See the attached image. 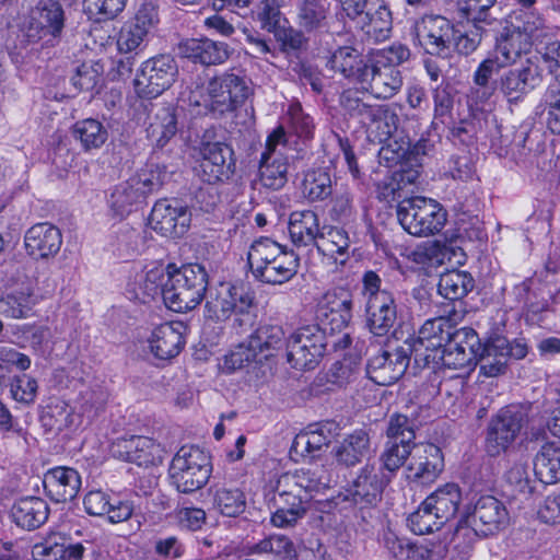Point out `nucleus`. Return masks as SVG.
I'll use <instances>...</instances> for the list:
<instances>
[{
	"label": "nucleus",
	"mask_w": 560,
	"mask_h": 560,
	"mask_svg": "<svg viewBox=\"0 0 560 560\" xmlns=\"http://www.w3.org/2000/svg\"><path fill=\"white\" fill-rule=\"evenodd\" d=\"M330 478L323 466L301 468L279 476L268 497L275 527H293L307 513L313 493L329 486Z\"/></svg>",
	"instance_id": "obj_1"
},
{
	"label": "nucleus",
	"mask_w": 560,
	"mask_h": 560,
	"mask_svg": "<svg viewBox=\"0 0 560 560\" xmlns=\"http://www.w3.org/2000/svg\"><path fill=\"white\" fill-rule=\"evenodd\" d=\"M410 50L402 44H394L373 52L365 66L361 84L378 100L394 97L404 83L398 67L408 60Z\"/></svg>",
	"instance_id": "obj_2"
},
{
	"label": "nucleus",
	"mask_w": 560,
	"mask_h": 560,
	"mask_svg": "<svg viewBox=\"0 0 560 560\" xmlns=\"http://www.w3.org/2000/svg\"><path fill=\"white\" fill-rule=\"evenodd\" d=\"M253 276L268 284H282L291 280L299 269V257L269 237L253 242L247 252Z\"/></svg>",
	"instance_id": "obj_3"
},
{
	"label": "nucleus",
	"mask_w": 560,
	"mask_h": 560,
	"mask_svg": "<svg viewBox=\"0 0 560 560\" xmlns=\"http://www.w3.org/2000/svg\"><path fill=\"white\" fill-rule=\"evenodd\" d=\"M252 93L250 81L246 75L224 72L209 81L206 94L192 92L189 100L195 106L203 107L205 113L222 115L243 105Z\"/></svg>",
	"instance_id": "obj_4"
},
{
	"label": "nucleus",
	"mask_w": 560,
	"mask_h": 560,
	"mask_svg": "<svg viewBox=\"0 0 560 560\" xmlns=\"http://www.w3.org/2000/svg\"><path fill=\"white\" fill-rule=\"evenodd\" d=\"M208 273L199 264H187L170 270L164 289V303L174 312L194 310L205 298Z\"/></svg>",
	"instance_id": "obj_5"
},
{
	"label": "nucleus",
	"mask_w": 560,
	"mask_h": 560,
	"mask_svg": "<svg viewBox=\"0 0 560 560\" xmlns=\"http://www.w3.org/2000/svg\"><path fill=\"white\" fill-rule=\"evenodd\" d=\"M253 299L241 285L220 283L211 288L206 296L205 318L213 323H224L234 317L237 331L253 324L249 312Z\"/></svg>",
	"instance_id": "obj_6"
},
{
	"label": "nucleus",
	"mask_w": 560,
	"mask_h": 560,
	"mask_svg": "<svg viewBox=\"0 0 560 560\" xmlns=\"http://www.w3.org/2000/svg\"><path fill=\"white\" fill-rule=\"evenodd\" d=\"M212 471L209 455L197 446H183L173 457L168 476L182 493H192L207 485Z\"/></svg>",
	"instance_id": "obj_7"
},
{
	"label": "nucleus",
	"mask_w": 560,
	"mask_h": 560,
	"mask_svg": "<svg viewBox=\"0 0 560 560\" xmlns=\"http://www.w3.org/2000/svg\"><path fill=\"white\" fill-rule=\"evenodd\" d=\"M396 212L402 229L415 236L433 235L446 222V212L442 206L434 199L422 196L402 199Z\"/></svg>",
	"instance_id": "obj_8"
},
{
	"label": "nucleus",
	"mask_w": 560,
	"mask_h": 560,
	"mask_svg": "<svg viewBox=\"0 0 560 560\" xmlns=\"http://www.w3.org/2000/svg\"><path fill=\"white\" fill-rule=\"evenodd\" d=\"M327 347L325 330L316 324L296 328L287 341V360L295 370L315 369L323 359Z\"/></svg>",
	"instance_id": "obj_9"
},
{
	"label": "nucleus",
	"mask_w": 560,
	"mask_h": 560,
	"mask_svg": "<svg viewBox=\"0 0 560 560\" xmlns=\"http://www.w3.org/2000/svg\"><path fill=\"white\" fill-rule=\"evenodd\" d=\"M178 74L177 62L167 54L143 61L135 78V91L143 98H155L170 89Z\"/></svg>",
	"instance_id": "obj_10"
},
{
	"label": "nucleus",
	"mask_w": 560,
	"mask_h": 560,
	"mask_svg": "<svg viewBox=\"0 0 560 560\" xmlns=\"http://www.w3.org/2000/svg\"><path fill=\"white\" fill-rule=\"evenodd\" d=\"M287 135L282 126L277 127L266 140L259 163V182L272 190L281 189L288 182Z\"/></svg>",
	"instance_id": "obj_11"
},
{
	"label": "nucleus",
	"mask_w": 560,
	"mask_h": 560,
	"mask_svg": "<svg viewBox=\"0 0 560 560\" xmlns=\"http://www.w3.org/2000/svg\"><path fill=\"white\" fill-rule=\"evenodd\" d=\"M411 34L427 54L448 57L454 44V24L442 15H424L415 21Z\"/></svg>",
	"instance_id": "obj_12"
},
{
	"label": "nucleus",
	"mask_w": 560,
	"mask_h": 560,
	"mask_svg": "<svg viewBox=\"0 0 560 560\" xmlns=\"http://www.w3.org/2000/svg\"><path fill=\"white\" fill-rule=\"evenodd\" d=\"M480 341L477 332L470 327H463L453 331L452 337L433 354L424 355V360L433 361L439 354L441 364L448 369L460 370L476 364Z\"/></svg>",
	"instance_id": "obj_13"
},
{
	"label": "nucleus",
	"mask_w": 560,
	"mask_h": 560,
	"mask_svg": "<svg viewBox=\"0 0 560 560\" xmlns=\"http://www.w3.org/2000/svg\"><path fill=\"white\" fill-rule=\"evenodd\" d=\"M526 422L518 406H508L498 411L488 424L486 450L491 456L505 452L517 439Z\"/></svg>",
	"instance_id": "obj_14"
},
{
	"label": "nucleus",
	"mask_w": 560,
	"mask_h": 560,
	"mask_svg": "<svg viewBox=\"0 0 560 560\" xmlns=\"http://www.w3.org/2000/svg\"><path fill=\"white\" fill-rule=\"evenodd\" d=\"M234 150L225 142H205L200 148L198 177L208 184L229 180L235 173Z\"/></svg>",
	"instance_id": "obj_15"
},
{
	"label": "nucleus",
	"mask_w": 560,
	"mask_h": 560,
	"mask_svg": "<svg viewBox=\"0 0 560 560\" xmlns=\"http://www.w3.org/2000/svg\"><path fill=\"white\" fill-rule=\"evenodd\" d=\"M189 209L176 199L158 200L150 213L149 224L152 230L165 237H180L190 225Z\"/></svg>",
	"instance_id": "obj_16"
},
{
	"label": "nucleus",
	"mask_w": 560,
	"mask_h": 560,
	"mask_svg": "<svg viewBox=\"0 0 560 560\" xmlns=\"http://www.w3.org/2000/svg\"><path fill=\"white\" fill-rule=\"evenodd\" d=\"M63 26L65 12L61 4L55 0H40L26 31V37L33 43L43 39L49 44L60 36Z\"/></svg>",
	"instance_id": "obj_17"
},
{
	"label": "nucleus",
	"mask_w": 560,
	"mask_h": 560,
	"mask_svg": "<svg viewBox=\"0 0 560 560\" xmlns=\"http://www.w3.org/2000/svg\"><path fill=\"white\" fill-rule=\"evenodd\" d=\"M408 351V349L399 347L393 351H382L373 355L366 366L369 378L382 386L397 382L409 365Z\"/></svg>",
	"instance_id": "obj_18"
},
{
	"label": "nucleus",
	"mask_w": 560,
	"mask_h": 560,
	"mask_svg": "<svg viewBox=\"0 0 560 560\" xmlns=\"http://www.w3.org/2000/svg\"><path fill=\"white\" fill-rule=\"evenodd\" d=\"M509 522L504 504L492 495L480 497L470 515L471 529L475 535L489 536L503 529Z\"/></svg>",
	"instance_id": "obj_19"
},
{
	"label": "nucleus",
	"mask_w": 560,
	"mask_h": 560,
	"mask_svg": "<svg viewBox=\"0 0 560 560\" xmlns=\"http://www.w3.org/2000/svg\"><path fill=\"white\" fill-rule=\"evenodd\" d=\"M539 83L537 67L529 61L505 71L499 79V91L510 106L518 105Z\"/></svg>",
	"instance_id": "obj_20"
},
{
	"label": "nucleus",
	"mask_w": 560,
	"mask_h": 560,
	"mask_svg": "<svg viewBox=\"0 0 560 560\" xmlns=\"http://www.w3.org/2000/svg\"><path fill=\"white\" fill-rule=\"evenodd\" d=\"M62 245L60 230L49 223L40 222L32 225L24 234V247L32 258L49 259L55 257Z\"/></svg>",
	"instance_id": "obj_21"
},
{
	"label": "nucleus",
	"mask_w": 560,
	"mask_h": 560,
	"mask_svg": "<svg viewBox=\"0 0 560 560\" xmlns=\"http://www.w3.org/2000/svg\"><path fill=\"white\" fill-rule=\"evenodd\" d=\"M114 456L138 466L155 465L162 460V448L152 439L141 435L118 439L113 444Z\"/></svg>",
	"instance_id": "obj_22"
},
{
	"label": "nucleus",
	"mask_w": 560,
	"mask_h": 560,
	"mask_svg": "<svg viewBox=\"0 0 560 560\" xmlns=\"http://www.w3.org/2000/svg\"><path fill=\"white\" fill-rule=\"evenodd\" d=\"M186 331L187 326L178 320L155 327L148 339L151 353L159 360L175 358L185 346Z\"/></svg>",
	"instance_id": "obj_23"
},
{
	"label": "nucleus",
	"mask_w": 560,
	"mask_h": 560,
	"mask_svg": "<svg viewBox=\"0 0 560 560\" xmlns=\"http://www.w3.org/2000/svg\"><path fill=\"white\" fill-rule=\"evenodd\" d=\"M452 318L439 316L424 322L418 331L417 338L409 346L408 350L415 353L416 360L427 352L434 353L452 337Z\"/></svg>",
	"instance_id": "obj_24"
},
{
	"label": "nucleus",
	"mask_w": 560,
	"mask_h": 560,
	"mask_svg": "<svg viewBox=\"0 0 560 560\" xmlns=\"http://www.w3.org/2000/svg\"><path fill=\"white\" fill-rule=\"evenodd\" d=\"M441 450L434 444H427L417 448L407 466V478L415 482L431 483L443 470Z\"/></svg>",
	"instance_id": "obj_25"
},
{
	"label": "nucleus",
	"mask_w": 560,
	"mask_h": 560,
	"mask_svg": "<svg viewBox=\"0 0 560 560\" xmlns=\"http://www.w3.org/2000/svg\"><path fill=\"white\" fill-rule=\"evenodd\" d=\"M388 477L375 465H365L353 480L350 493L354 503L373 504L383 492Z\"/></svg>",
	"instance_id": "obj_26"
},
{
	"label": "nucleus",
	"mask_w": 560,
	"mask_h": 560,
	"mask_svg": "<svg viewBox=\"0 0 560 560\" xmlns=\"http://www.w3.org/2000/svg\"><path fill=\"white\" fill-rule=\"evenodd\" d=\"M154 18L155 12L151 4L140 8L133 20L126 22L119 32L117 38L119 51L127 54L140 47L153 26Z\"/></svg>",
	"instance_id": "obj_27"
},
{
	"label": "nucleus",
	"mask_w": 560,
	"mask_h": 560,
	"mask_svg": "<svg viewBox=\"0 0 560 560\" xmlns=\"http://www.w3.org/2000/svg\"><path fill=\"white\" fill-rule=\"evenodd\" d=\"M43 483L51 500L66 502L77 497L81 487V477L73 468L55 467L45 474Z\"/></svg>",
	"instance_id": "obj_28"
},
{
	"label": "nucleus",
	"mask_w": 560,
	"mask_h": 560,
	"mask_svg": "<svg viewBox=\"0 0 560 560\" xmlns=\"http://www.w3.org/2000/svg\"><path fill=\"white\" fill-rule=\"evenodd\" d=\"M366 325L375 336H385L397 320V308L392 294H381L365 303Z\"/></svg>",
	"instance_id": "obj_29"
},
{
	"label": "nucleus",
	"mask_w": 560,
	"mask_h": 560,
	"mask_svg": "<svg viewBox=\"0 0 560 560\" xmlns=\"http://www.w3.org/2000/svg\"><path fill=\"white\" fill-rule=\"evenodd\" d=\"M10 515L16 526L26 530H34L48 520L49 506L42 498L25 497L14 502Z\"/></svg>",
	"instance_id": "obj_30"
},
{
	"label": "nucleus",
	"mask_w": 560,
	"mask_h": 560,
	"mask_svg": "<svg viewBox=\"0 0 560 560\" xmlns=\"http://www.w3.org/2000/svg\"><path fill=\"white\" fill-rule=\"evenodd\" d=\"M184 57L202 65H220L230 57V49L225 43L209 38H190L179 46Z\"/></svg>",
	"instance_id": "obj_31"
},
{
	"label": "nucleus",
	"mask_w": 560,
	"mask_h": 560,
	"mask_svg": "<svg viewBox=\"0 0 560 560\" xmlns=\"http://www.w3.org/2000/svg\"><path fill=\"white\" fill-rule=\"evenodd\" d=\"M322 229L317 213L312 210L294 211L289 219V234L298 247L317 246Z\"/></svg>",
	"instance_id": "obj_32"
},
{
	"label": "nucleus",
	"mask_w": 560,
	"mask_h": 560,
	"mask_svg": "<svg viewBox=\"0 0 560 560\" xmlns=\"http://www.w3.org/2000/svg\"><path fill=\"white\" fill-rule=\"evenodd\" d=\"M362 30L375 42L389 38L393 30L392 12L383 0H372L370 10L362 16Z\"/></svg>",
	"instance_id": "obj_33"
},
{
	"label": "nucleus",
	"mask_w": 560,
	"mask_h": 560,
	"mask_svg": "<svg viewBox=\"0 0 560 560\" xmlns=\"http://www.w3.org/2000/svg\"><path fill=\"white\" fill-rule=\"evenodd\" d=\"M177 130V117L173 107H159L149 116L147 137L155 147H165Z\"/></svg>",
	"instance_id": "obj_34"
},
{
	"label": "nucleus",
	"mask_w": 560,
	"mask_h": 560,
	"mask_svg": "<svg viewBox=\"0 0 560 560\" xmlns=\"http://www.w3.org/2000/svg\"><path fill=\"white\" fill-rule=\"evenodd\" d=\"M351 241L348 232L341 228L323 226L316 249L323 256L343 265L349 258Z\"/></svg>",
	"instance_id": "obj_35"
},
{
	"label": "nucleus",
	"mask_w": 560,
	"mask_h": 560,
	"mask_svg": "<svg viewBox=\"0 0 560 560\" xmlns=\"http://www.w3.org/2000/svg\"><path fill=\"white\" fill-rule=\"evenodd\" d=\"M330 440L331 432L326 424L311 425L307 430L295 436L291 446V453L302 458H314L318 452L328 446Z\"/></svg>",
	"instance_id": "obj_36"
},
{
	"label": "nucleus",
	"mask_w": 560,
	"mask_h": 560,
	"mask_svg": "<svg viewBox=\"0 0 560 560\" xmlns=\"http://www.w3.org/2000/svg\"><path fill=\"white\" fill-rule=\"evenodd\" d=\"M398 115L388 105H374L366 118L369 137L378 143L386 142L398 128Z\"/></svg>",
	"instance_id": "obj_37"
},
{
	"label": "nucleus",
	"mask_w": 560,
	"mask_h": 560,
	"mask_svg": "<svg viewBox=\"0 0 560 560\" xmlns=\"http://www.w3.org/2000/svg\"><path fill=\"white\" fill-rule=\"evenodd\" d=\"M534 472L545 485L560 481V444L548 442L540 447L534 458Z\"/></svg>",
	"instance_id": "obj_38"
},
{
	"label": "nucleus",
	"mask_w": 560,
	"mask_h": 560,
	"mask_svg": "<svg viewBox=\"0 0 560 560\" xmlns=\"http://www.w3.org/2000/svg\"><path fill=\"white\" fill-rule=\"evenodd\" d=\"M370 448L369 434L364 430H355L335 448V457L339 464L354 466L370 454Z\"/></svg>",
	"instance_id": "obj_39"
},
{
	"label": "nucleus",
	"mask_w": 560,
	"mask_h": 560,
	"mask_svg": "<svg viewBox=\"0 0 560 560\" xmlns=\"http://www.w3.org/2000/svg\"><path fill=\"white\" fill-rule=\"evenodd\" d=\"M424 500L432 508L435 515L446 524L457 514L462 501V492L456 483H446L438 488Z\"/></svg>",
	"instance_id": "obj_40"
},
{
	"label": "nucleus",
	"mask_w": 560,
	"mask_h": 560,
	"mask_svg": "<svg viewBox=\"0 0 560 560\" xmlns=\"http://www.w3.org/2000/svg\"><path fill=\"white\" fill-rule=\"evenodd\" d=\"M37 302L34 288L28 284L0 298V314L10 318H26Z\"/></svg>",
	"instance_id": "obj_41"
},
{
	"label": "nucleus",
	"mask_w": 560,
	"mask_h": 560,
	"mask_svg": "<svg viewBox=\"0 0 560 560\" xmlns=\"http://www.w3.org/2000/svg\"><path fill=\"white\" fill-rule=\"evenodd\" d=\"M352 300L348 292H329L324 296V305L320 313L330 325V329L340 330L346 327L351 319Z\"/></svg>",
	"instance_id": "obj_42"
},
{
	"label": "nucleus",
	"mask_w": 560,
	"mask_h": 560,
	"mask_svg": "<svg viewBox=\"0 0 560 560\" xmlns=\"http://www.w3.org/2000/svg\"><path fill=\"white\" fill-rule=\"evenodd\" d=\"M144 199L138 187L128 178L113 188L108 198V206L113 217L124 219Z\"/></svg>",
	"instance_id": "obj_43"
},
{
	"label": "nucleus",
	"mask_w": 560,
	"mask_h": 560,
	"mask_svg": "<svg viewBox=\"0 0 560 560\" xmlns=\"http://www.w3.org/2000/svg\"><path fill=\"white\" fill-rule=\"evenodd\" d=\"M530 46L526 36L521 32V27L506 28L497 38L493 55L506 67L514 63L521 54L527 51Z\"/></svg>",
	"instance_id": "obj_44"
},
{
	"label": "nucleus",
	"mask_w": 560,
	"mask_h": 560,
	"mask_svg": "<svg viewBox=\"0 0 560 560\" xmlns=\"http://www.w3.org/2000/svg\"><path fill=\"white\" fill-rule=\"evenodd\" d=\"M209 491L213 498V506L222 515L236 517L246 509V497L244 492L228 485L211 486Z\"/></svg>",
	"instance_id": "obj_45"
},
{
	"label": "nucleus",
	"mask_w": 560,
	"mask_h": 560,
	"mask_svg": "<svg viewBox=\"0 0 560 560\" xmlns=\"http://www.w3.org/2000/svg\"><path fill=\"white\" fill-rule=\"evenodd\" d=\"M382 545L392 560H424L428 553L425 548L398 536L389 528L382 535Z\"/></svg>",
	"instance_id": "obj_46"
},
{
	"label": "nucleus",
	"mask_w": 560,
	"mask_h": 560,
	"mask_svg": "<svg viewBox=\"0 0 560 560\" xmlns=\"http://www.w3.org/2000/svg\"><path fill=\"white\" fill-rule=\"evenodd\" d=\"M107 401V394L102 389H89L80 395L79 415H68L66 418L67 425H81L86 420L90 423L94 418L103 411Z\"/></svg>",
	"instance_id": "obj_47"
},
{
	"label": "nucleus",
	"mask_w": 560,
	"mask_h": 560,
	"mask_svg": "<svg viewBox=\"0 0 560 560\" xmlns=\"http://www.w3.org/2000/svg\"><path fill=\"white\" fill-rule=\"evenodd\" d=\"M331 69L340 72L345 78L355 80L361 83L363 72L365 71L364 62L361 55L352 47H341L337 49L330 60Z\"/></svg>",
	"instance_id": "obj_48"
},
{
	"label": "nucleus",
	"mask_w": 560,
	"mask_h": 560,
	"mask_svg": "<svg viewBox=\"0 0 560 560\" xmlns=\"http://www.w3.org/2000/svg\"><path fill=\"white\" fill-rule=\"evenodd\" d=\"M248 555H270L275 560H293L296 551L293 541L284 535H270L247 547Z\"/></svg>",
	"instance_id": "obj_49"
},
{
	"label": "nucleus",
	"mask_w": 560,
	"mask_h": 560,
	"mask_svg": "<svg viewBox=\"0 0 560 560\" xmlns=\"http://www.w3.org/2000/svg\"><path fill=\"white\" fill-rule=\"evenodd\" d=\"M72 135L84 151L100 149L108 138V131L103 124L94 118H86L74 124Z\"/></svg>",
	"instance_id": "obj_50"
},
{
	"label": "nucleus",
	"mask_w": 560,
	"mask_h": 560,
	"mask_svg": "<svg viewBox=\"0 0 560 560\" xmlns=\"http://www.w3.org/2000/svg\"><path fill=\"white\" fill-rule=\"evenodd\" d=\"M488 27L467 20L466 24L454 25V44L452 50L468 56L472 54L487 35Z\"/></svg>",
	"instance_id": "obj_51"
},
{
	"label": "nucleus",
	"mask_w": 560,
	"mask_h": 560,
	"mask_svg": "<svg viewBox=\"0 0 560 560\" xmlns=\"http://www.w3.org/2000/svg\"><path fill=\"white\" fill-rule=\"evenodd\" d=\"M474 288V279L466 271L451 270L441 275L438 290L447 300L456 301L467 295Z\"/></svg>",
	"instance_id": "obj_52"
},
{
	"label": "nucleus",
	"mask_w": 560,
	"mask_h": 560,
	"mask_svg": "<svg viewBox=\"0 0 560 560\" xmlns=\"http://www.w3.org/2000/svg\"><path fill=\"white\" fill-rule=\"evenodd\" d=\"M302 194L310 202L322 201L332 194V180L323 168L311 170L304 175Z\"/></svg>",
	"instance_id": "obj_53"
},
{
	"label": "nucleus",
	"mask_w": 560,
	"mask_h": 560,
	"mask_svg": "<svg viewBox=\"0 0 560 560\" xmlns=\"http://www.w3.org/2000/svg\"><path fill=\"white\" fill-rule=\"evenodd\" d=\"M283 329L278 325H260L248 338L252 347L260 354L266 355V360L272 355V350L278 349L283 340Z\"/></svg>",
	"instance_id": "obj_54"
},
{
	"label": "nucleus",
	"mask_w": 560,
	"mask_h": 560,
	"mask_svg": "<svg viewBox=\"0 0 560 560\" xmlns=\"http://www.w3.org/2000/svg\"><path fill=\"white\" fill-rule=\"evenodd\" d=\"M265 360L266 355L256 351L247 340L234 347L224 357L223 369L229 372H233L247 368L252 364H261Z\"/></svg>",
	"instance_id": "obj_55"
},
{
	"label": "nucleus",
	"mask_w": 560,
	"mask_h": 560,
	"mask_svg": "<svg viewBox=\"0 0 560 560\" xmlns=\"http://www.w3.org/2000/svg\"><path fill=\"white\" fill-rule=\"evenodd\" d=\"M167 173L164 166L158 164H148L141 168L130 179L145 199L150 194L156 192L165 183Z\"/></svg>",
	"instance_id": "obj_56"
},
{
	"label": "nucleus",
	"mask_w": 560,
	"mask_h": 560,
	"mask_svg": "<svg viewBox=\"0 0 560 560\" xmlns=\"http://www.w3.org/2000/svg\"><path fill=\"white\" fill-rule=\"evenodd\" d=\"M495 2L497 0H463L460 2V11L466 15L467 20L491 30H497L502 22L490 14V9Z\"/></svg>",
	"instance_id": "obj_57"
},
{
	"label": "nucleus",
	"mask_w": 560,
	"mask_h": 560,
	"mask_svg": "<svg viewBox=\"0 0 560 560\" xmlns=\"http://www.w3.org/2000/svg\"><path fill=\"white\" fill-rule=\"evenodd\" d=\"M407 525L412 533L425 535L439 530L444 523L424 500L415 512L409 514Z\"/></svg>",
	"instance_id": "obj_58"
},
{
	"label": "nucleus",
	"mask_w": 560,
	"mask_h": 560,
	"mask_svg": "<svg viewBox=\"0 0 560 560\" xmlns=\"http://www.w3.org/2000/svg\"><path fill=\"white\" fill-rule=\"evenodd\" d=\"M387 441L416 446V423L401 413H394L389 417L386 429Z\"/></svg>",
	"instance_id": "obj_59"
},
{
	"label": "nucleus",
	"mask_w": 560,
	"mask_h": 560,
	"mask_svg": "<svg viewBox=\"0 0 560 560\" xmlns=\"http://www.w3.org/2000/svg\"><path fill=\"white\" fill-rule=\"evenodd\" d=\"M327 11L325 0H302L299 9L300 25L307 31L322 27L327 18Z\"/></svg>",
	"instance_id": "obj_60"
},
{
	"label": "nucleus",
	"mask_w": 560,
	"mask_h": 560,
	"mask_svg": "<svg viewBox=\"0 0 560 560\" xmlns=\"http://www.w3.org/2000/svg\"><path fill=\"white\" fill-rule=\"evenodd\" d=\"M172 268L173 265H168L166 269L158 266L140 275L138 284L142 294L151 298L161 294L164 299V289Z\"/></svg>",
	"instance_id": "obj_61"
},
{
	"label": "nucleus",
	"mask_w": 560,
	"mask_h": 560,
	"mask_svg": "<svg viewBox=\"0 0 560 560\" xmlns=\"http://www.w3.org/2000/svg\"><path fill=\"white\" fill-rule=\"evenodd\" d=\"M289 128L301 139H311L314 135L315 124L311 115L304 112L298 102L291 103L288 108Z\"/></svg>",
	"instance_id": "obj_62"
},
{
	"label": "nucleus",
	"mask_w": 560,
	"mask_h": 560,
	"mask_svg": "<svg viewBox=\"0 0 560 560\" xmlns=\"http://www.w3.org/2000/svg\"><path fill=\"white\" fill-rule=\"evenodd\" d=\"M434 115L432 126H448L453 121L454 100L447 88H436L433 92Z\"/></svg>",
	"instance_id": "obj_63"
},
{
	"label": "nucleus",
	"mask_w": 560,
	"mask_h": 560,
	"mask_svg": "<svg viewBox=\"0 0 560 560\" xmlns=\"http://www.w3.org/2000/svg\"><path fill=\"white\" fill-rule=\"evenodd\" d=\"M547 112V128L553 135H560V84L551 83L544 96Z\"/></svg>",
	"instance_id": "obj_64"
}]
</instances>
